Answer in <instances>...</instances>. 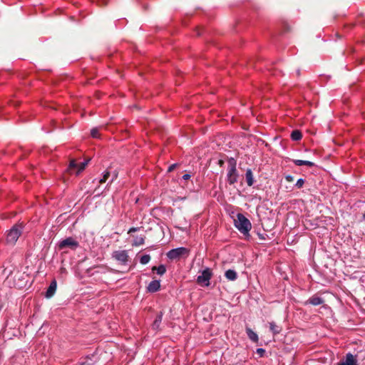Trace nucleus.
Instances as JSON below:
<instances>
[{"label":"nucleus","instance_id":"nucleus-4","mask_svg":"<svg viewBox=\"0 0 365 365\" xmlns=\"http://www.w3.org/2000/svg\"><path fill=\"white\" fill-rule=\"evenodd\" d=\"M21 232L22 226L21 225H15L6 235V242L11 245H14L18 240Z\"/></svg>","mask_w":365,"mask_h":365},{"label":"nucleus","instance_id":"nucleus-36","mask_svg":"<svg viewBox=\"0 0 365 365\" xmlns=\"http://www.w3.org/2000/svg\"><path fill=\"white\" fill-rule=\"evenodd\" d=\"M363 219L365 220V212L363 214Z\"/></svg>","mask_w":365,"mask_h":365},{"label":"nucleus","instance_id":"nucleus-18","mask_svg":"<svg viewBox=\"0 0 365 365\" xmlns=\"http://www.w3.org/2000/svg\"><path fill=\"white\" fill-rule=\"evenodd\" d=\"M152 270L155 271L158 274L162 276L166 272V267L164 264H160L158 267H153Z\"/></svg>","mask_w":365,"mask_h":365},{"label":"nucleus","instance_id":"nucleus-21","mask_svg":"<svg viewBox=\"0 0 365 365\" xmlns=\"http://www.w3.org/2000/svg\"><path fill=\"white\" fill-rule=\"evenodd\" d=\"M145 243V237L143 236H137L133 240L132 245L134 247H138Z\"/></svg>","mask_w":365,"mask_h":365},{"label":"nucleus","instance_id":"nucleus-7","mask_svg":"<svg viewBox=\"0 0 365 365\" xmlns=\"http://www.w3.org/2000/svg\"><path fill=\"white\" fill-rule=\"evenodd\" d=\"M58 247L60 249L70 247L72 250H76L78 247V242L70 237L61 240L58 244Z\"/></svg>","mask_w":365,"mask_h":365},{"label":"nucleus","instance_id":"nucleus-13","mask_svg":"<svg viewBox=\"0 0 365 365\" xmlns=\"http://www.w3.org/2000/svg\"><path fill=\"white\" fill-rule=\"evenodd\" d=\"M225 277L230 281H235L237 278V274L234 269H228L225 273Z\"/></svg>","mask_w":365,"mask_h":365},{"label":"nucleus","instance_id":"nucleus-27","mask_svg":"<svg viewBox=\"0 0 365 365\" xmlns=\"http://www.w3.org/2000/svg\"><path fill=\"white\" fill-rule=\"evenodd\" d=\"M304 182L305 180L304 179L299 178L295 183V187L297 188H301L304 185Z\"/></svg>","mask_w":365,"mask_h":365},{"label":"nucleus","instance_id":"nucleus-2","mask_svg":"<svg viewBox=\"0 0 365 365\" xmlns=\"http://www.w3.org/2000/svg\"><path fill=\"white\" fill-rule=\"evenodd\" d=\"M228 168L227 173V182L230 185H233L237 181L238 174L236 169V160L233 158L228 160Z\"/></svg>","mask_w":365,"mask_h":365},{"label":"nucleus","instance_id":"nucleus-6","mask_svg":"<svg viewBox=\"0 0 365 365\" xmlns=\"http://www.w3.org/2000/svg\"><path fill=\"white\" fill-rule=\"evenodd\" d=\"M112 257L123 265L127 264L129 258L126 250L114 251L112 254Z\"/></svg>","mask_w":365,"mask_h":365},{"label":"nucleus","instance_id":"nucleus-29","mask_svg":"<svg viewBox=\"0 0 365 365\" xmlns=\"http://www.w3.org/2000/svg\"><path fill=\"white\" fill-rule=\"evenodd\" d=\"M178 164L176 163H174V164H172L170 165L169 167H168V173H170L172 172L173 170H175V168L177 167Z\"/></svg>","mask_w":365,"mask_h":365},{"label":"nucleus","instance_id":"nucleus-16","mask_svg":"<svg viewBox=\"0 0 365 365\" xmlns=\"http://www.w3.org/2000/svg\"><path fill=\"white\" fill-rule=\"evenodd\" d=\"M163 319V313L160 312L155 317L153 323V329H158Z\"/></svg>","mask_w":365,"mask_h":365},{"label":"nucleus","instance_id":"nucleus-28","mask_svg":"<svg viewBox=\"0 0 365 365\" xmlns=\"http://www.w3.org/2000/svg\"><path fill=\"white\" fill-rule=\"evenodd\" d=\"M256 353H257V354H259V356L260 357H262V356H264V353H265V350H264V349H262V348H257V349H256Z\"/></svg>","mask_w":365,"mask_h":365},{"label":"nucleus","instance_id":"nucleus-19","mask_svg":"<svg viewBox=\"0 0 365 365\" xmlns=\"http://www.w3.org/2000/svg\"><path fill=\"white\" fill-rule=\"evenodd\" d=\"M90 161V159L86 160L83 162H81L80 163H78L77 168L76 170V175H78L81 172H82L88 165V162Z\"/></svg>","mask_w":365,"mask_h":365},{"label":"nucleus","instance_id":"nucleus-9","mask_svg":"<svg viewBox=\"0 0 365 365\" xmlns=\"http://www.w3.org/2000/svg\"><path fill=\"white\" fill-rule=\"evenodd\" d=\"M323 303H324L323 298H322L319 296H317V295H314V296L311 297L307 301H306L304 302V304L305 305L312 304L314 306H317V305H320Z\"/></svg>","mask_w":365,"mask_h":365},{"label":"nucleus","instance_id":"nucleus-22","mask_svg":"<svg viewBox=\"0 0 365 365\" xmlns=\"http://www.w3.org/2000/svg\"><path fill=\"white\" fill-rule=\"evenodd\" d=\"M302 138V135L299 130H293L291 133V138L292 140L297 141L301 140Z\"/></svg>","mask_w":365,"mask_h":365},{"label":"nucleus","instance_id":"nucleus-14","mask_svg":"<svg viewBox=\"0 0 365 365\" xmlns=\"http://www.w3.org/2000/svg\"><path fill=\"white\" fill-rule=\"evenodd\" d=\"M246 333L249 337V339L254 341V342H257L258 341V335L257 334V333H255V331H253L249 327H247L246 328Z\"/></svg>","mask_w":365,"mask_h":365},{"label":"nucleus","instance_id":"nucleus-33","mask_svg":"<svg viewBox=\"0 0 365 365\" xmlns=\"http://www.w3.org/2000/svg\"><path fill=\"white\" fill-rule=\"evenodd\" d=\"M190 174H184L182 175V179L185 180H189L190 178Z\"/></svg>","mask_w":365,"mask_h":365},{"label":"nucleus","instance_id":"nucleus-10","mask_svg":"<svg viewBox=\"0 0 365 365\" xmlns=\"http://www.w3.org/2000/svg\"><path fill=\"white\" fill-rule=\"evenodd\" d=\"M343 362L344 365H359L356 356L351 353L346 354Z\"/></svg>","mask_w":365,"mask_h":365},{"label":"nucleus","instance_id":"nucleus-34","mask_svg":"<svg viewBox=\"0 0 365 365\" xmlns=\"http://www.w3.org/2000/svg\"><path fill=\"white\" fill-rule=\"evenodd\" d=\"M338 365H344V362H343V361H341L339 364H338Z\"/></svg>","mask_w":365,"mask_h":365},{"label":"nucleus","instance_id":"nucleus-8","mask_svg":"<svg viewBox=\"0 0 365 365\" xmlns=\"http://www.w3.org/2000/svg\"><path fill=\"white\" fill-rule=\"evenodd\" d=\"M160 289V281L155 279L151 281L147 287L148 292L154 293L158 292Z\"/></svg>","mask_w":365,"mask_h":365},{"label":"nucleus","instance_id":"nucleus-11","mask_svg":"<svg viewBox=\"0 0 365 365\" xmlns=\"http://www.w3.org/2000/svg\"><path fill=\"white\" fill-rule=\"evenodd\" d=\"M56 287H57L56 282L55 280L52 281L46 292V297H47V298L51 297L54 294V293L56 290Z\"/></svg>","mask_w":365,"mask_h":365},{"label":"nucleus","instance_id":"nucleus-1","mask_svg":"<svg viewBox=\"0 0 365 365\" xmlns=\"http://www.w3.org/2000/svg\"><path fill=\"white\" fill-rule=\"evenodd\" d=\"M235 227L244 235L249 236L252 229L250 221L242 213H237L234 220Z\"/></svg>","mask_w":365,"mask_h":365},{"label":"nucleus","instance_id":"nucleus-32","mask_svg":"<svg viewBox=\"0 0 365 365\" xmlns=\"http://www.w3.org/2000/svg\"><path fill=\"white\" fill-rule=\"evenodd\" d=\"M285 178L288 182H292L294 180V177L292 175H287Z\"/></svg>","mask_w":365,"mask_h":365},{"label":"nucleus","instance_id":"nucleus-5","mask_svg":"<svg viewBox=\"0 0 365 365\" xmlns=\"http://www.w3.org/2000/svg\"><path fill=\"white\" fill-rule=\"evenodd\" d=\"M212 272L211 269L208 267H206L205 269L202 271L200 275L197 277V282L200 284H203L206 287L210 285V280L212 277Z\"/></svg>","mask_w":365,"mask_h":365},{"label":"nucleus","instance_id":"nucleus-12","mask_svg":"<svg viewBox=\"0 0 365 365\" xmlns=\"http://www.w3.org/2000/svg\"><path fill=\"white\" fill-rule=\"evenodd\" d=\"M245 178H246V182H247V185L252 186L255 182V180H254L253 173H252V171L251 169H247L246 170Z\"/></svg>","mask_w":365,"mask_h":365},{"label":"nucleus","instance_id":"nucleus-26","mask_svg":"<svg viewBox=\"0 0 365 365\" xmlns=\"http://www.w3.org/2000/svg\"><path fill=\"white\" fill-rule=\"evenodd\" d=\"M91 135L93 138H97L99 137L98 130L96 128H93L91 130Z\"/></svg>","mask_w":365,"mask_h":365},{"label":"nucleus","instance_id":"nucleus-3","mask_svg":"<svg viewBox=\"0 0 365 365\" xmlns=\"http://www.w3.org/2000/svg\"><path fill=\"white\" fill-rule=\"evenodd\" d=\"M190 254V250L184 247H180L172 249L167 252V257L171 260L180 259V258H186Z\"/></svg>","mask_w":365,"mask_h":365},{"label":"nucleus","instance_id":"nucleus-31","mask_svg":"<svg viewBox=\"0 0 365 365\" xmlns=\"http://www.w3.org/2000/svg\"><path fill=\"white\" fill-rule=\"evenodd\" d=\"M118 177V174L116 173H114L111 179L110 180L108 184H110L112 183Z\"/></svg>","mask_w":365,"mask_h":365},{"label":"nucleus","instance_id":"nucleus-20","mask_svg":"<svg viewBox=\"0 0 365 365\" xmlns=\"http://www.w3.org/2000/svg\"><path fill=\"white\" fill-rule=\"evenodd\" d=\"M90 161V159L86 160L83 162H81L80 163H78L77 168L76 170V175H78L81 172H82L88 165V162Z\"/></svg>","mask_w":365,"mask_h":365},{"label":"nucleus","instance_id":"nucleus-23","mask_svg":"<svg viewBox=\"0 0 365 365\" xmlns=\"http://www.w3.org/2000/svg\"><path fill=\"white\" fill-rule=\"evenodd\" d=\"M110 175V173L108 170L105 171L103 173V176L102 178H101L98 180V183H104L106 182L109 177Z\"/></svg>","mask_w":365,"mask_h":365},{"label":"nucleus","instance_id":"nucleus-30","mask_svg":"<svg viewBox=\"0 0 365 365\" xmlns=\"http://www.w3.org/2000/svg\"><path fill=\"white\" fill-rule=\"evenodd\" d=\"M140 230V227H130L129 230H128V233H132V232H137Z\"/></svg>","mask_w":365,"mask_h":365},{"label":"nucleus","instance_id":"nucleus-24","mask_svg":"<svg viewBox=\"0 0 365 365\" xmlns=\"http://www.w3.org/2000/svg\"><path fill=\"white\" fill-rule=\"evenodd\" d=\"M77 166H78V163H76V161L75 160H71L70 161L68 170L70 173H73V172L76 171Z\"/></svg>","mask_w":365,"mask_h":365},{"label":"nucleus","instance_id":"nucleus-35","mask_svg":"<svg viewBox=\"0 0 365 365\" xmlns=\"http://www.w3.org/2000/svg\"><path fill=\"white\" fill-rule=\"evenodd\" d=\"M222 163H223V161H222V160H220V161H219V163H220V165H222Z\"/></svg>","mask_w":365,"mask_h":365},{"label":"nucleus","instance_id":"nucleus-25","mask_svg":"<svg viewBox=\"0 0 365 365\" xmlns=\"http://www.w3.org/2000/svg\"><path fill=\"white\" fill-rule=\"evenodd\" d=\"M150 260V256L149 255H144L140 259V262L142 264H148Z\"/></svg>","mask_w":365,"mask_h":365},{"label":"nucleus","instance_id":"nucleus-15","mask_svg":"<svg viewBox=\"0 0 365 365\" xmlns=\"http://www.w3.org/2000/svg\"><path fill=\"white\" fill-rule=\"evenodd\" d=\"M293 163L294 165L297 166L307 165L309 167H313L314 165V163L313 162L309 160H293Z\"/></svg>","mask_w":365,"mask_h":365},{"label":"nucleus","instance_id":"nucleus-17","mask_svg":"<svg viewBox=\"0 0 365 365\" xmlns=\"http://www.w3.org/2000/svg\"><path fill=\"white\" fill-rule=\"evenodd\" d=\"M269 329L274 335L279 334L282 331V328L277 325L274 322H269Z\"/></svg>","mask_w":365,"mask_h":365}]
</instances>
